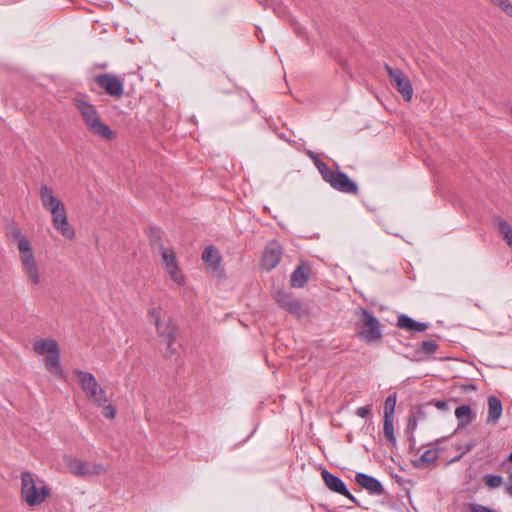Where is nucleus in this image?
<instances>
[{
  "label": "nucleus",
  "mask_w": 512,
  "mask_h": 512,
  "mask_svg": "<svg viewBox=\"0 0 512 512\" xmlns=\"http://www.w3.org/2000/svg\"><path fill=\"white\" fill-rule=\"evenodd\" d=\"M417 424H418V417L416 416V414L410 413L408 422H407V425L405 428V432L408 434H412L416 430Z\"/></svg>",
  "instance_id": "nucleus-35"
},
{
  "label": "nucleus",
  "mask_w": 512,
  "mask_h": 512,
  "mask_svg": "<svg viewBox=\"0 0 512 512\" xmlns=\"http://www.w3.org/2000/svg\"><path fill=\"white\" fill-rule=\"evenodd\" d=\"M495 225L503 239L512 248V226L510 223L499 217L495 220Z\"/></svg>",
  "instance_id": "nucleus-25"
},
{
  "label": "nucleus",
  "mask_w": 512,
  "mask_h": 512,
  "mask_svg": "<svg viewBox=\"0 0 512 512\" xmlns=\"http://www.w3.org/2000/svg\"><path fill=\"white\" fill-rule=\"evenodd\" d=\"M322 178L325 182L329 183V185L342 193L345 194H357L358 186L357 184L351 180L346 173L342 171H334L330 168L322 175Z\"/></svg>",
  "instance_id": "nucleus-7"
},
{
  "label": "nucleus",
  "mask_w": 512,
  "mask_h": 512,
  "mask_svg": "<svg viewBox=\"0 0 512 512\" xmlns=\"http://www.w3.org/2000/svg\"><path fill=\"white\" fill-rule=\"evenodd\" d=\"M394 418L384 417V423H383V433L387 441L392 445L396 446L397 440L394 435V425H393Z\"/></svg>",
  "instance_id": "nucleus-28"
},
{
  "label": "nucleus",
  "mask_w": 512,
  "mask_h": 512,
  "mask_svg": "<svg viewBox=\"0 0 512 512\" xmlns=\"http://www.w3.org/2000/svg\"><path fill=\"white\" fill-rule=\"evenodd\" d=\"M455 416L458 420V428L468 426L476 418V414L472 411L471 407L466 404L456 408Z\"/></svg>",
  "instance_id": "nucleus-21"
},
{
  "label": "nucleus",
  "mask_w": 512,
  "mask_h": 512,
  "mask_svg": "<svg viewBox=\"0 0 512 512\" xmlns=\"http://www.w3.org/2000/svg\"><path fill=\"white\" fill-rule=\"evenodd\" d=\"M65 463L72 474L78 477L97 476L106 472L102 464L83 461L78 458L66 457Z\"/></svg>",
  "instance_id": "nucleus-8"
},
{
  "label": "nucleus",
  "mask_w": 512,
  "mask_h": 512,
  "mask_svg": "<svg viewBox=\"0 0 512 512\" xmlns=\"http://www.w3.org/2000/svg\"><path fill=\"white\" fill-rule=\"evenodd\" d=\"M307 156L315 164L321 176L329 169L328 165L323 162L315 152L309 150L307 151Z\"/></svg>",
  "instance_id": "nucleus-31"
},
{
  "label": "nucleus",
  "mask_w": 512,
  "mask_h": 512,
  "mask_svg": "<svg viewBox=\"0 0 512 512\" xmlns=\"http://www.w3.org/2000/svg\"><path fill=\"white\" fill-rule=\"evenodd\" d=\"M33 349L36 353L40 355L49 356L59 351V346L54 339H40L34 343Z\"/></svg>",
  "instance_id": "nucleus-22"
},
{
  "label": "nucleus",
  "mask_w": 512,
  "mask_h": 512,
  "mask_svg": "<svg viewBox=\"0 0 512 512\" xmlns=\"http://www.w3.org/2000/svg\"><path fill=\"white\" fill-rule=\"evenodd\" d=\"M507 492L512 495V474L508 477Z\"/></svg>",
  "instance_id": "nucleus-41"
},
{
  "label": "nucleus",
  "mask_w": 512,
  "mask_h": 512,
  "mask_svg": "<svg viewBox=\"0 0 512 512\" xmlns=\"http://www.w3.org/2000/svg\"><path fill=\"white\" fill-rule=\"evenodd\" d=\"M355 481L371 495L381 496L385 493L381 482L371 475L359 472L355 475Z\"/></svg>",
  "instance_id": "nucleus-15"
},
{
  "label": "nucleus",
  "mask_w": 512,
  "mask_h": 512,
  "mask_svg": "<svg viewBox=\"0 0 512 512\" xmlns=\"http://www.w3.org/2000/svg\"><path fill=\"white\" fill-rule=\"evenodd\" d=\"M439 348L434 340H424L419 344V348L415 350V360L422 361L426 357L433 355Z\"/></svg>",
  "instance_id": "nucleus-23"
},
{
  "label": "nucleus",
  "mask_w": 512,
  "mask_h": 512,
  "mask_svg": "<svg viewBox=\"0 0 512 512\" xmlns=\"http://www.w3.org/2000/svg\"><path fill=\"white\" fill-rule=\"evenodd\" d=\"M475 446L476 444L474 442H469L465 444L462 453L459 456L452 459V462L458 461L464 454L470 452Z\"/></svg>",
  "instance_id": "nucleus-39"
},
{
  "label": "nucleus",
  "mask_w": 512,
  "mask_h": 512,
  "mask_svg": "<svg viewBox=\"0 0 512 512\" xmlns=\"http://www.w3.org/2000/svg\"><path fill=\"white\" fill-rule=\"evenodd\" d=\"M397 402V393L390 394L384 403V417L394 418V412Z\"/></svg>",
  "instance_id": "nucleus-30"
},
{
  "label": "nucleus",
  "mask_w": 512,
  "mask_h": 512,
  "mask_svg": "<svg viewBox=\"0 0 512 512\" xmlns=\"http://www.w3.org/2000/svg\"><path fill=\"white\" fill-rule=\"evenodd\" d=\"M396 326L408 332H424L429 328V323L416 321L408 315L400 314L397 317Z\"/></svg>",
  "instance_id": "nucleus-18"
},
{
  "label": "nucleus",
  "mask_w": 512,
  "mask_h": 512,
  "mask_svg": "<svg viewBox=\"0 0 512 512\" xmlns=\"http://www.w3.org/2000/svg\"><path fill=\"white\" fill-rule=\"evenodd\" d=\"M73 373L77 377L82 391L97 406H103L108 402L106 391L99 385L92 373L78 369L74 370Z\"/></svg>",
  "instance_id": "nucleus-5"
},
{
  "label": "nucleus",
  "mask_w": 512,
  "mask_h": 512,
  "mask_svg": "<svg viewBox=\"0 0 512 512\" xmlns=\"http://www.w3.org/2000/svg\"><path fill=\"white\" fill-rule=\"evenodd\" d=\"M466 388L468 389H475L476 387L473 385V384H470L469 386H467Z\"/></svg>",
  "instance_id": "nucleus-44"
},
{
  "label": "nucleus",
  "mask_w": 512,
  "mask_h": 512,
  "mask_svg": "<svg viewBox=\"0 0 512 512\" xmlns=\"http://www.w3.org/2000/svg\"><path fill=\"white\" fill-rule=\"evenodd\" d=\"M74 105L82 116L88 130L95 136L105 140H113L116 133L104 122L101 121L99 113L94 105L82 97L75 98Z\"/></svg>",
  "instance_id": "nucleus-2"
},
{
  "label": "nucleus",
  "mask_w": 512,
  "mask_h": 512,
  "mask_svg": "<svg viewBox=\"0 0 512 512\" xmlns=\"http://www.w3.org/2000/svg\"><path fill=\"white\" fill-rule=\"evenodd\" d=\"M495 6H498L504 13L512 17V3L509 0H490Z\"/></svg>",
  "instance_id": "nucleus-33"
},
{
  "label": "nucleus",
  "mask_w": 512,
  "mask_h": 512,
  "mask_svg": "<svg viewBox=\"0 0 512 512\" xmlns=\"http://www.w3.org/2000/svg\"><path fill=\"white\" fill-rule=\"evenodd\" d=\"M95 82L111 97L120 98L124 94L123 82L115 75L108 73L96 75Z\"/></svg>",
  "instance_id": "nucleus-11"
},
{
  "label": "nucleus",
  "mask_w": 512,
  "mask_h": 512,
  "mask_svg": "<svg viewBox=\"0 0 512 512\" xmlns=\"http://www.w3.org/2000/svg\"><path fill=\"white\" fill-rule=\"evenodd\" d=\"M502 403L500 399L494 395L488 397V415L486 422L488 424H495L498 422L502 415Z\"/></svg>",
  "instance_id": "nucleus-20"
},
{
  "label": "nucleus",
  "mask_w": 512,
  "mask_h": 512,
  "mask_svg": "<svg viewBox=\"0 0 512 512\" xmlns=\"http://www.w3.org/2000/svg\"><path fill=\"white\" fill-rule=\"evenodd\" d=\"M295 31H296V33H297L299 36H301V37H303V36H304V33H303V31H302V29H301V28H298V27H297V28H295Z\"/></svg>",
  "instance_id": "nucleus-43"
},
{
  "label": "nucleus",
  "mask_w": 512,
  "mask_h": 512,
  "mask_svg": "<svg viewBox=\"0 0 512 512\" xmlns=\"http://www.w3.org/2000/svg\"><path fill=\"white\" fill-rule=\"evenodd\" d=\"M355 413L358 417L367 418L368 416L371 415V408L370 406H362L357 408Z\"/></svg>",
  "instance_id": "nucleus-37"
},
{
  "label": "nucleus",
  "mask_w": 512,
  "mask_h": 512,
  "mask_svg": "<svg viewBox=\"0 0 512 512\" xmlns=\"http://www.w3.org/2000/svg\"><path fill=\"white\" fill-rule=\"evenodd\" d=\"M50 488L46 484L38 486L32 473L24 471L21 473V496L31 507L39 506L50 496Z\"/></svg>",
  "instance_id": "nucleus-3"
},
{
  "label": "nucleus",
  "mask_w": 512,
  "mask_h": 512,
  "mask_svg": "<svg viewBox=\"0 0 512 512\" xmlns=\"http://www.w3.org/2000/svg\"><path fill=\"white\" fill-rule=\"evenodd\" d=\"M273 297L278 306L288 311L290 314L298 318L304 315L305 311L302 304L291 293L284 290H277Z\"/></svg>",
  "instance_id": "nucleus-10"
},
{
  "label": "nucleus",
  "mask_w": 512,
  "mask_h": 512,
  "mask_svg": "<svg viewBox=\"0 0 512 512\" xmlns=\"http://www.w3.org/2000/svg\"><path fill=\"white\" fill-rule=\"evenodd\" d=\"M176 339H166L167 341V347H166V355H172L175 353V350L173 348V344Z\"/></svg>",
  "instance_id": "nucleus-40"
},
{
  "label": "nucleus",
  "mask_w": 512,
  "mask_h": 512,
  "mask_svg": "<svg viewBox=\"0 0 512 512\" xmlns=\"http://www.w3.org/2000/svg\"><path fill=\"white\" fill-rule=\"evenodd\" d=\"M103 408V415L108 418V419H113L116 415V408L111 405V404H108L105 403L103 406H101Z\"/></svg>",
  "instance_id": "nucleus-36"
},
{
  "label": "nucleus",
  "mask_w": 512,
  "mask_h": 512,
  "mask_svg": "<svg viewBox=\"0 0 512 512\" xmlns=\"http://www.w3.org/2000/svg\"><path fill=\"white\" fill-rule=\"evenodd\" d=\"M312 267L309 262H301L291 273L290 285L293 288H302L309 281Z\"/></svg>",
  "instance_id": "nucleus-16"
},
{
  "label": "nucleus",
  "mask_w": 512,
  "mask_h": 512,
  "mask_svg": "<svg viewBox=\"0 0 512 512\" xmlns=\"http://www.w3.org/2000/svg\"><path fill=\"white\" fill-rule=\"evenodd\" d=\"M483 480H484V483L489 488H493V489L498 488L503 482L502 476L495 475V474H487L483 477Z\"/></svg>",
  "instance_id": "nucleus-32"
},
{
  "label": "nucleus",
  "mask_w": 512,
  "mask_h": 512,
  "mask_svg": "<svg viewBox=\"0 0 512 512\" xmlns=\"http://www.w3.org/2000/svg\"><path fill=\"white\" fill-rule=\"evenodd\" d=\"M161 330L164 333H161L160 331H157V333H158V335L160 337H163L165 339H176L177 328L172 323L171 320H169L168 322H162L161 321Z\"/></svg>",
  "instance_id": "nucleus-29"
},
{
  "label": "nucleus",
  "mask_w": 512,
  "mask_h": 512,
  "mask_svg": "<svg viewBox=\"0 0 512 512\" xmlns=\"http://www.w3.org/2000/svg\"><path fill=\"white\" fill-rule=\"evenodd\" d=\"M281 255V244L275 240L269 242L261 258V267L267 271L274 269L279 264Z\"/></svg>",
  "instance_id": "nucleus-13"
},
{
  "label": "nucleus",
  "mask_w": 512,
  "mask_h": 512,
  "mask_svg": "<svg viewBox=\"0 0 512 512\" xmlns=\"http://www.w3.org/2000/svg\"><path fill=\"white\" fill-rule=\"evenodd\" d=\"M411 413L416 414V416L418 417V421L421 419H424V417H425V413L421 409H419L415 412H411Z\"/></svg>",
  "instance_id": "nucleus-42"
},
{
  "label": "nucleus",
  "mask_w": 512,
  "mask_h": 512,
  "mask_svg": "<svg viewBox=\"0 0 512 512\" xmlns=\"http://www.w3.org/2000/svg\"><path fill=\"white\" fill-rule=\"evenodd\" d=\"M159 255L161 256L164 269L170 278L179 286H183L185 284V277L178 266L174 251L172 249L166 248L160 252Z\"/></svg>",
  "instance_id": "nucleus-9"
},
{
  "label": "nucleus",
  "mask_w": 512,
  "mask_h": 512,
  "mask_svg": "<svg viewBox=\"0 0 512 512\" xmlns=\"http://www.w3.org/2000/svg\"><path fill=\"white\" fill-rule=\"evenodd\" d=\"M41 204L44 209L51 211L63 205V203L54 195L52 188L42 185L39 190Z\"/></svg>",
  "instance_id": "nucleus-19"
},
{
  "label": "nucleus",
  "mask_w": 512,
  "mask_h": 512,
  "mask_svg": "<svg viewBox=\"0 0 512 512\" xmlns=\"http://www.w3.org/2000/svg\"><path fill=\"white\" fill-rule=\"evenodd\" d=\"M149 240L153 253L159 254L166 249L162 241V231L159 228H150Z\"/></svg>",
  "instance_id": "nucleus-24"
},
{
  "label": "nucleus",
  "mask_w": 512,
  "mask_h": 512,
  "mask_svg": "<svg viewBox=\"0 0 512 512\" xmlns=\"http://www.w3.org/2000/svg\"><path fill=\"white\" fill-rule=\"evenodd\" d=\"M439 457L437 449H428L422 453L419 460L415 461L416 467H420L424 464H434Z\"/></svg>",
  "instance_id": "nucleus-27"
},
{
  "label": "nucleus",
  "mask_w": 512,
  "mask_h": 512,
  "mask_svg": "<svg viewBox=\"0 0 512 512\" xmlns=\"http://www.w3.org/2000/svg\"><path fill=\"white\" fill-rule=\"evenodd\" d=\"M45 365L48 370L51 372L61 375L62 374V367L60 364V353L59 351L49 355L45 359Z\"/></svg>",
  "instance_id": "nucleus-26"
},
{
  "label": "nucleus",
  "mask_w": 512,
  "mask_h": 512,
  "mask_svg": "<svg viewBox=\"0 0 512 512\" xmlns=\"http://www.w3.org/2000/svg\"><path fill=\"white\" fill-rule=\"evenodd\" d=\"M430 404H433L439 410L447 411L449 409V402L446 400H434L431 401Z\"/></svg>",
  "instance_id": "nucleus-38"
},
{
  "label": "nucleus",
  "mask_w": 512,
  "mask_h": 512,
  "mask_svg": "<svg viewBox=\"0 0 512 512\" xmlns=\"http://www.w3.org/2000/svg\"><path fill=\"white\" fill-rule=\"evenodd\" d=\"M7 236L10 239L17 240V247L23 270L30 282L34 285L40 284L41 277L39 267L34 257L29 239L22 234L21 230L17 226L11 227L7 232Z\"/></svg>",
  "instance_id": "nucleus-1"
},
{
  "label": "nucleus",
  "mask_w": 512,
  "mask_h": 512,
  "mask_svg": "<svg viewBox=\"0 0 512 512\" xmlns=\"http://www.w3.org/2000/svg\"><path fill=\"white\" fill-rule=\"evenodd\" d=\"M202 260L206 264L207 268L218 276L222 272L221 268V255L214 246H208L202 253Z\"/></svg>",
  "instance_id": "nucleus-17"
},
{
  "label": "nucleus",
  "mask_w": 512,
  "mask_h": 512,
  "mask_svg": "<svg viewBox=\"0 0 512 512\" xmlns=\"http://www.w3.org/2000/svg\"><path fill=\"white\" fill-rule=\"evenodd\" d=\"M321 476L323 478L325 485L331 491L347 497L353 503H357L356 498L349 492L345 482L341 478L335 476L326 469L322 471Z\"/></svg>",
  "instance_id": "nucleus-14"
},
{
  "label": "nucleus",
  "mask_w": 512,
  "mask_h": 512,
  "mask_svg": "<svg viewBox=\"0 0 512 512\" xmlns=\"http://www.w3.org/2000/svg\"><path fill=\"white\" fill-rule=\"evenodd\" d=\"M509 462H512V452L509 454L508 459Z\"/></svg>",
  "instance_id": "nucleus-45"
},
{
  "label": "nucleus",
  "mask_w": 512,
  "mask_h": 512,
  "mask_svg": "<svg viewBox=\"0 0 512 512\" xmlns=\"http://www.w3.org/2000/svg\"><path fill=\"white\" fill-rule=\"evenodd\" d=\"M356 315L359 319V337L369 344L380 342L383 334L380 322L374 314L365 308H359Z\"/></svg>",
  "instance_id": "nucleus-4"
},
{
  "label": "nucleus",
  "mask_w": 512,
  "mask_h": 512,
  "mask_svg": "<svg viewBox=\"0 0 512 512\" xmlns=\"http://www.w3.org/2000/svg\"><path fill=\"white\" fill-rule=\"evenodd\" d=\"M148 314H149V316L151 318L154 319V324H155L156 330L160 331L161 333H163L162 330H161V314H160V309L159 308H152V309L149 310Z\"/></svg>",
  "instance_id": "nucleus-34"
},
{
  "label": "nucleus",
  "mask_w": 512,
  "mask_h": 512,
  "mask_svg": "<svg viewBox=\"0 0 512 512\" xmlns=\"http://www.w3.org/2000/svg\"><path fill=\"white\" fill-rule=\"evenodd\" d=\"M52 217L53 227L66 239H73L75 231L68 222L65 205L49 211Z\"/></svg>",
  "instance_id": "nucleus-12"
},
{
  "label": "nucleus",
  "mask_w": 512,
  "mask_h": 512,
  "mask_svg": "<svg viewBox=\"0 0 512 512\" xmlns=\"http://www.w3.org/2000/svg\"><path fill=\"white\" fill-rule=\"evenodd\" d=\"M384 69L387 72L391 84L401 94L402 98L406 102L411 101L413 97V87L403 70L392 68L387 63L384 64Z\"/></svg>",
  "instance_id": "nucleus-6"
}]
</instances>
